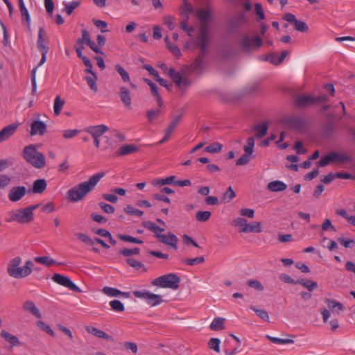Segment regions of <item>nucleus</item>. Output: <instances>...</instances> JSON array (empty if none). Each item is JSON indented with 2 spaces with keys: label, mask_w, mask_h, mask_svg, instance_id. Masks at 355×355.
Instances as JSON below:
<instances>
[{
  "label": "nucleus",
  "mask_w": 355,
  "mask_h": 355,
  "mask_svg": "<svg viewBox=\"0 0 355 355\" xmlns=\"http://www.w3.org/2000/svg\"><path fill=\"white\" fill-rule=\"evenodd\" d=\"M110 305L112 310L117 312H122L125 309L123 304L120 300H114L110 301Z\"/></svg>",
  "instance_id": "nucleus-52"
},
{
  "label": "nucleus",
  "mask_w": 355,
  "mask_h": 355,
  "mask_svg": "<svg viewBox=\"0 0 355 355\" xmlns=\"http://www.w3.org/2000/svg\"><path fill=\"white\" fill-rule=\"evenodd\" d=\"M19 7L21 14L22 20L26 21L27 28L28 31H31V17L23 0H19Z\"/></svg>",
  "instance_id": "nucleus-26"
},
{
  "label": "nucleus",
  "mask_w": 355,
  "mask_h": 355,
  "mask_svg": "<svg viewBox=\"0 0 355 355\" xmlns=\"http://www.w3.org/2000/svg\"><path fill=\"white\" fill-rule=\"evenodd\" d=\"M108 130V127L103 124L89 126L85 128V131L90 134L92 137H100Z\"/></svg>",
  "instance_id": "nucleus-17"
},
{
  "label": "nucleus",
  "mask_w": 355,
  "mask_h": 355,
  "mask_svg": "<svg viewBox=\"0 0 355 355\" xmlns=\"http://www.w3.org/2000/svg\"><path fill=\"white\" fill-rule=\"evenodd\" d=\"M330 153L332 162H338L339 163H343L349 162L352 161V157L347 155L338 153L336 152H331Z\"/></svg>",
  "instance_id": "nucleus-33"
},
{
  "label": "nucleus",
  "mask_w": 355,
  "mask_h": 355,
  "mask_svg": "<svg viewBox=\"0 0 355 355\" xmlns=\"http://www.w3.org/2000/svg\"><path fill=\"white\" fill-rule=\"evenodd\" d=\"M220 339L216 338H212L208 342V346L210 349L218 353L220 352Z\"/></svg>",
  "instance_id": "nucleus-57"
},
{
  "label": "nucleus",
  "mask_w": 355,
  "mask_h": 355,
  "mask_svg": "<svg viewBox=\"0 0 355 355\" xmlns=\"http://www.w3.org/2000/svg\"><path fill=\"white\" fill-rule=\"evenodd\" d=\"M46 125L44 122L41 121L35 120L31 125V132L30 134L31 136L39 135L42 136L46 132Z\"/></svg>",
  "instance_id": "nucleus-14"
},
{
  "label": "nucleus",
  "mask_w": 355,
  "mask_h": 355,
  "mask_svg": "<svg viewBox=\"0 0 355 355\" xmlns=\"http://www.w3.org/2000/svg\"><path fill=\"white\" fill-rule=\"evenodd\" d=\"M24 159L37 168H42L46 165L44 155L38 152L34 145H29L24 148L23 151Z\"/></svg>",
  "instance_id": "nucleus-3"
},
{
  "label": "nucleus",
  "mask_w": 355,
  "mask_h": 355,
  "mask_svg": "<svg viewBox=\"0 0 355 355\" xmlns=\"http://www.w3.org/2000/svg\"><path fill=\"white\" fill-rule=\"evenodd\" d=\"M204 58H203V55H198L196 58V60L193 62V64L195 70L202 71V69L204 68V62H203Z\"/></svg>",
  "instance_id": "nucleus-64"
},
{
  "label": "nucleus",
  "mask_w": 355,
  "mask_h": 355,
  "mask_svg": "<svg viewBox=\"0 0 355 355\" xmlns=\"http://www.w3.org/2000/svg\"><path fill=\"white\" fill-rule=\"evenodd\" d=\"M175 180H176V177L174 175H171V176L167 177L166 178L155 180V182L153 184H157V185H161V186L165 185V184L175 185Z\"/></svg>",
  "instance_id": "nucleus-41"
},
{
  "label": "nucleus",
  "mask_w": 355,
  "mask_h": 355,
  "mask_svg": "<svg viewBox=\"0 0 355 355\" xmlns=\"http://www.w3.org/2000/svg\"><path fill=\"white\" fill-rule=\"evenodd\" d=\"M85 329L89 334H91L95 336L96 337H98V338H100L102 339H105L107 340H110L112 342L114 341L113 337L108 335L105 331L100 330L94 327L87 326L85 327Z\"/></svg>",
  "instance_id": "nucleus-20"
},
{
  "label": "nucleus",
  "mask_w": 355,
  "mask_h": 355,
  "mask_svg": "<svg viewBox=\"0 0 355 355\" xmlns=\"http://www.w3.org/2000/svg\"><path fill=\"white\" fill-rule=\"evenodd\" d=\"M327 118L330 119V120L324 124L322 127V132L325 137H329L334 132L335 123L332 120H331V119L333 117L331 114H327Z\"/></svg>",
  "instance_id": "nucleus-25"
},
{
  "label": "nucleus",
  "mask_w": 355,
  "mask_h": 355,
  "mask_svg": "<svg viewBox=\"0 0 355 355\" xmlns=\"http://www.w3.org/2000/svg\"><path fill=\"white\" fill-rule=\"evenodd\" d=\"M199 35L198 37L196 45L205 46L209 42V31L207 24H202L200 27Z\"/></svg>",
  "instance_id": "nucleus-13"
},
{
  "label": "nucleus",
  "mask_w": 355,
  "mask_h": 355,
  "mask_svg": "<svg viewBox=\"0 0 355 355\" xmlns=\"http://www.w3.org/2000/svg\"><path fill=\"white\" fill-rule=\"evenodd\" d=\"M105 175L104 171L91 176L87 181L82 182L69 189L66 193V199L71 202H76L83 200L92 192L98 182Z\"/></svg>",
  "instance_id": "nucleus-1"
},
{
  "label": "nucleus",
  "mask_w": 355,
  "mask_h": 355,
  "mask_svg": "<svg viewBox=\"0 0 355 355\" xmlns=\"http://www.w3.org/2000/svg\"><path fill=\"white\" fill-rule=\"evenodd\" d=\"M263 44L262 39L257 35L251 39L248 35L243 36L240 41V46L245 52H250L252 49L261 47Z\"/></svg>",
  "instance_id": "nucleus-7"
},
{
  "label": "nucleus",
  "mask_w": 355,
  "mask_h": 355,
  "mask_svg": "<svg viewBox=\"0 0 355 355\" xmlns=\"http://www.w3.org/2000/svg\"><path fill=\"white\" fill-rule=\"evenodd\" d=\"M82 37H79L76 42L80 46H82V48H84V44H87L91 40L90 35L89 32L86 29H83L81 31Z\"/></svg>",
  "instance_id": "nucleus-43"
},
{
  "label": "nucleus",
  "mask_w": 355,
  "mask_h": 355,
  "mask_svg": "<svg viewBox=\"0 0 355 355\" xmlns=\"http://www.w3.org/2000/svg\"><path fill=\"white\" fill-rule=\"evenodd\" d=\"M115 70L117 73L121 76L122 80L125 82H130V77L129 73L125 71V69L120 64H117L114 66Z\"/></svg>",
  "instance_id": "nucleus-42"
},
{
  "label": "nucleus",
  "mask_w": 355,
  "mask_h": 355,
  "mask_svg": "<svg viewBox=\"0 0 355 355\" xmlns=\"http://www.w3.org/2000/svg\"><path fill=\"white\" fill-rule=\"evenodd\" d=\"M52 279L55 283L63 286H65L73 291L77 293L82 292L80 288L77 286L68 277L62 275L60 274L55 273L52 277Z\"/></svg>",
  "instance_id": "nucleus-10"
},
{
  "label": "nucleus",
  "mask_w": 355,
  "mask_h": 355,
  "mask_svg": "<svg viewBox=\"0 0 355 355\" xmlns=\"http://www.w3.org/2000/svg\"><path fill=\"white\" fill-rule=\"evenodd\" d=\"M80 4V1H73L71 3H67L64 4V8L62 9V12H66L68 15H71L73 10L78 8Z\"/></svg>",
  "instance_id": "nucleus-38"
},
{
  "label": "nucleus",
  "mask_w": 355,
  "mask_h": 355,
  "mask_svg": "<svg viewBox=\"0 0 355 355\" xmlns=\"http://www.w3.org/2000/svg\"><path fill=\"white\" fill-rule=\"evenodd\" d=\"M251 309H252L256 313L258 317H259L261 319H262L265 321L269 320V315L266 311H265L263 309H257L254 306H252Z\"/></svg>",
  "instance_id": "nucleus-59"
},
{
  "label": "nucleus",
  "mask_w": 355,
  "mask_h": 355,
  "mask_svg": "<svg viewBox=\"0 0 355 355\" xmlns=\"http://www.w3.org/2000/svg\"><path fill=\"white\" fill-rule=\"evenodd\" d=\"M183 116V112H182L179 115L176 116L173 120L171 121L168 127L166 128L168 132H171V133L174 131L176 126L180 123L182 117Z\"/></svg>",
  "instance_id": "nucleus-51"
},
{
  "label": "nucleus",
  "mask_w": 355,
  "mask_h": 355,
  "mask_svg": "<svg viewBox=\"0 0 355 355\" xmlns=\"http://www.w3.org/2000/svg\"><path fill=\"white\" fill-rule=\"evenodd\" d=\"M211 213L209 211H199L196 214V219L200 222H206L211 217Z\"/></svg>",
  "instance_id": "nucleus-44"
},
{
  "label": "nucleus",
  "mask_w": 355,
  "mask_h": 355,
  "mask_svg": "<svg viewBox=\"0 0 355 355\" xmlns=\"http://www.w3.org/2000/svg\"><path fill=\"white\" fill-rule=\"evenodd\" d=\"M168 76L173 82L180 88L182 89V77L180 72L176 71L174 69L171 68L168 71Z\"/></svg>",
  "instance_id": "nucleus-32"
},
{
  "label": "nucleus",
  "mask_w": 355,
  "mask_h": 355,
  "mask_svg": "<svg viewBox=\"0 0 355 355\" xmlns=\"http://www.w3.org/2000/svg\"><path fill=\"white\" fill-rule=\"evenodd\" d=\"M329 101L327 95L314 96L310 94H298L294 96L293 102L297 108L306 109Z\"/></svg>",
  "instance_id": "nucleus-2"
},
{
  "label": "nucleus",
  "mask_w": 355,
  "mask_h": 355,
  "mask_svg": "<svg viewBox=\"0 0 355 355\" xmlns=\"http://www.w3.org/2000/svg\"><path fill=\"white\" fill-rule=\"evenodd\" d=\"M124 212L128 215H135L137 216H141L144 214V211L137 209L134 208L131 205H127L124 209Z\"/></svg>",
  "instance_id": "nucleus-50"
},
{
  "label": "nucleus",
  "mask_w": 355,
  "mask_h": 355,
  "mask_svg": "<svg viewBox=\"0 0 355 355\" xmlns=\"http://www.w3.org/2000/svg\"><path fill=\"white\" fill-rule=\"evenodd\" d=\"M247 284L251 288H253L257 291H261L263 290L264 287L261 284L259 280L257 279H250L247 281Z\"/></svg>",
  "instance_id": "nucleus-63"
},
{
  "label": "nucleus",
  "mask_w": 355,
  "mask_h": 355,
  "mask_svg": "<svg viewBox=\"0 0 355 355\" xmlns=\"http://www.w3.org/2000/svg\"><path fill=\"white\" fill-rule=\"evenodd\" d=\"M266 338L270 340L273 343L285 345V344H291L294 343V340L292 339H285V338H279L276 337L271 336L270 335L266 336Z\"/></svg>",
  "instance_id": "nucleus-47"
},
{
  "label": "nucleus",
  "mask_w": 355,
  "mask_h": 355,
  "mask_svg": "<svg viewBox=\"0 0 355 355\" xmlns=\"http://www.w3.org/2000/svg\"><path fill=\"white\" fill-rule=\"evenodd\" d=\"M268 189L273 192L283 191L287 189V185L279 180L270 182L267 187Z\"/></svg>",
  "instance_id": "nucleus-27"
},
{
  "label": "nucleus",
  "mask_w": 355,
  "mask_h": 355,
  "mask_svg": "<svg viewBox=\"0 0 355 355\" xmlns=\"http://www.w3.org/2000/svg\"><path fill=\"white\" fill-rule=\"evenodd\" d=\"M118 238L123 241L130 242L133 243L142 244L144 243L142 240L130 235L118 234Z\"/></svg>",
  "instance_id": "nucleus-48"
},
{
  "label": "nucleus",
  "mask_w": 355,
  "mask_h": 355,
  "mask_svg": "<svg viewBox=\"0 0 355 355\" xmlns=\"http://www.w3.org/2000/svg\"><path fill=\"white\" fill-rule=\"evenodd\" d=\"M155 237L158 241L163 243L166 245L171 246L174 250L178 249V238L173 233L168 232V235H164L159 233V234L155 235Z\"/></svg>",
  "instance_id": "nucleus-11"
},
{
  "label": "nucleus",
  "mask_w": 355,
  "mask_h": 355,
  "mask_svg": "<svg viewBox=\"0 0 355 355\" xmlns=\"http://www.w3.org/2000/svg\"><path fill=\"white\" fill-rule=\"evenodd\" d=\"M103 293L108 296L116 297L121 293V291L109 286H105L103 290Z\"/></svg>",
  "instance_id": "nucleus-54"
},
{
  "label": "nucleus",
  "mask_w": 355,
  "mask_h": 355,
  "mask_svg": "<svg viewBox=\"0 0 355 355\" xmlns=\"http://www.w3.org/2000/svg\"><path fill=\"white\" fill-rule=\"evenodd\" d=\"M142 225L145 228H146V229L150 230L151 232H153V233H155V235L159 234V232L164 231V228L160 227L159 226L157 225L155 223H154L151 221H149V220L144 221L142 223Z\"/></svg>",
  "instance_id": "nucleus-35"
},
{
  "label": "nucleus",
  "mask_w": 355,
  "mask_h": 355,
  "mask_svg": "<svg viewBox=\"0 0 355 355\" xmlns=\"http://www.w3.org/2000/svg\"><path fill=\"white\" fill-rule=\"evenodd\" d=\"M118 94L123 105L128 109L131 108L132 99L130 96V92L126 87H121L119 89Z\"/></svg>",
  "instance_id": "nucleus-19"
},
{
  "label": "nucleus",
  "mask_w": 355,
  "mask_h": 355,
  "mask_svg": "<svg viewBox=\"0 0 355 355\" xmlns=\"http://www.w3.org/2000/svg\"><path fill=\"white\" fill-rule=\"evenodd\" d=\"M180 10L181 16L186 20L189 19V15L193 11L192 6L188 0H183V6L180 7Z\"/></svg>",
  "instance_id": "nucleus-30"
},
{
  "label": "nucleus",
  "mask_w": 355,
  "mask_h": 355,
  "mask_svg": "<svg viewBox=\"0 0 355 355\" xmlns=\"http://www.w3.org/2000/svg\"><path fill=\"white\" fill-rule=\"evenodd\" d=\"M36 324H37V326L40 329H41L42 330H43L45 332H46L50 336H55V332L51 329V328L48 324L44 323L43 321L38 320V321H37Z\"/></svg>",
  "instance_id": "nucleus-56"
},
{
  "label": "nucleus",
  "mask_w": 355,
  "mask_h": 355,
  "mask_svg": "<svg viewBox=\"0 0 355 355\" xmlns=\"http://www.w3.org/2000/svg\"><path fill=\"white\" fill-rule=\"evenodd\" d=\"M252 129L256 132V137L261 139L267 135L268 123L266 121L263 122L262 123L255 125Z\"/></svg>",
  "instance_id": "nucleus-24"
},
{
  "label": "nucleus",
  "mask_w": 355,
  "mask_h": 355,
  "mask_svg": "<svg viewBox=\"0 0 355 355\" xmlns=\"http://www.w3.org/2000/svg\"><path fill=\"white\" fill-rule=\"evenodd\" d=\"M97 75L96 73H94V76H86L85 80L87 81V85L89 86L90 89L94 92H96L98 89V87L96 85V80H97Z\"/></svg>",
  "instance_id": "nucleus-49"
},
{
  "label": "nucleus",
  "mask_w": 355,
  "mask_h": 355,
  "mask_svg": "<svg viewBox=\"0 0 355 355\" xmlns=\"http://www.w3.org/2000/svg\"><path fill=\"white\" fill-rule=\"evenodd\" d=\"M28 193L24 186H18L12 187L8 193V199L12 202L20 200Z\"/></svg>",
  "instance_id": "nucleus-12"
},
{
  "label": "nucleus",
  "mask_w": 355,
  "mask_h": 355,
  "mask_svg": "<svg viewBox=\"0 0 355 355\" xmlns=\"http://www.w3.org/2000/svg\"><path fill=\"white\" fill-rule=\"evenodd\" d=\"M161 113L160 109L150 110L146 112V116L149 122L154 121Z\"/></svg>",
  "instance_id": "nucleus-60"
},
{
  "label": "nucleus",
  "mask_w": 355,
  "mask_h": 355,
  "mask_svg": "<svg viewBox=\"0 0 355 355\" xmlns=\"http://www.w3.org/2000/svg\"><path fill=\"white\" fill-rule=\"evenodd\" d=\"M167 48L170 50V51L175 56H180L181 55V52L180 49L177 46L173 44L169 41L168 36H166L164 39Z\"/></svg>",
  "instance_id": "nucleus-45"
},
{
  "label": "nucleus",
  "mask_w": 355,
  "mask_h": 355,
  "mask_svg": "<svg viewBox=\"0 0 355 355\" xmlns=\"http://www.w3.org/2000/svg\"><path fill=\"white\" fill-rule=\"evenodd\" d=\"M255 12L257 15V21H260L261 20H263L265 19L266 16L263 12V10L262 8V6L259 3H255Z\"/></svg>",
  "instance_id": "nucleus-62"
},
{
  "label": "nucleus",
  "mask_w": 355,
  "mask_h": 355,
  "mask_svg": "<svg viewBox=\"0 0 355 355\" xmlns=\"http://www.w3.org/2000/svg\"><path fill=\"white\" fill-rule=\"evenodd\" d=\"M296 282H297V284H300L304 288L308 289V291L309 292H312L313 290L318 288V283L316 282H314V281H312L310 279H307L302 278L300 279L296 280Z\"/></svg>",
  "instance_id": "nucleus-31"
},
{
  "label": "nucleus",
  "mask_w": 355,
  "mask_h": 355,
  "mask_svg": "<svg viewBox=\"0 0 355 355\" xmlns=\"http://www.w3.org/2000/svg\"><path fill=\"white\" fill-rule=\"evenodd\" d=\"M47 183L45 179H38L33 182V188L28 190V193H42L46 189Z\"/></svg>",
  "instance_id": "nucleus-18"
},
{
  "label": "nucleus",
  "mask_w": 355,
  "mask_h": 355,
  "mask_svg": "<svg viewBox=\"0 0 355 355\" xmlns=\"http://www.w3.org/2000/svg\"><path fill=\"white\" fill-rule=\"evenodd\" d=\"M1 336L4 338L6 342L10 344L11 348L21 345V343L17 336L8 333L6 330L1 331Z\"/></svg>",
  "instance_id": "nucleus-23"
},
{
  "label": "nucleus",
  "mask_w": 355,
  "mask_h": 355,
  "mask_svg": "<svg viewBox=\"0 0 355 355\" xmlns=\"http://www.w3.org/2000/svg\"><path fill=\"white\" fill-rule=\"evenodd\" d=\"M196 16L198 19L203 22V24H207L206 23L209 21L211 17V12L208 10H205L203 8L198 9L196 12Z\"/></svg>",
  "instance_id": "nucleus-34"
},
{
  "label": "nucleus",
  "mask_w": 355,
  "mask_h": 355,
  "mask_svg": "<svg viewBox=\"0 0 355 355\" xmlns=\"http://www.w3.org/2000/svg\"><path fill=\"white\" fill-rule=\"evenodd\" d=\"M23 308L29 311L32 315L35 316L37 318H40L42 315L39 311L38 309L36 307L35 304L31 300L26 301L23 304Z\"/></svg>",
  "instance_id": "nucleus-28"
},
{
  "label": "nucleus",
  "mask_w": 355,
  "mask_h": 355,
  "mask_svg": "<svg viewBox=\"0 0 355 355\" xmlns=\"http://www.w3.org/2000/svg\"><path fill=\"white\" fill-rule=\"evenodd\" d=\"M139 150V148L135 144H124L121 146L116 151L117 155L125 156Z\"/></svg>",
  "instance_id": "nucleus-22"
},
{
  "label": "nucleus",
  "mask_w": 355,
  "mask_h": 355,
  "mask_svg": "<svg viewBox=\"0 0 355 355\" xmlns=\"http://www.w3.org/2000/svg\"><path fill=\"white\" fill-rule=\"evenodd\" d=\"M225 319L223 318H216L210 324V329L214 331H219L225 329Z\"/></svg>",
  "instance_id": "nucleus-36"
},
{
  "label": "nucleus",
  "mask_w": 355,
  "mask_h": 355,
  "mask_svg": "<svg viewBox=\"0 0 355 355\" xmlns=\"http://www.w3.org/2000/svg\"><path fill=\"white\" fill-rule=\"evenodd\" d=\"M140 249L139 248H134L132 249L124 248L119 251L118 254L124 257H130L132 255L139 254Z\"/></svg>",
  "instance_id": "nucleus-46"
},
{
  "label": "nucleus",
  "mask_w": 355,
  "mask_h": 355,
  "mask_svg": "<svg viewBox=\"0 0 355 355\" xmlns=\"http://www.w3.org/2000/svg\"><path fill=\"white\" fill-rule=\"evenodd\" d=\"M37 263L44 265L46 267H50L56 263V261L49 256L37 257L34 259Z\"/></svg>",
  "instance_id": "nucleus-37"
},
{
  "label": "nucleus",
  "mask_w": 355,
  "mask_h": 355,
  "mask_svg": "<svg viewBox=\"0 0 355 355\" xmlns=\"http://www.w3.org/2000/svg\"><path fill=\"white\" fill-rule=\"evenodd\" d=\"M46 35V31L43 27H40L38 31V37L37 41V47L40 51H49V48L47 46L48 42H46L44 36Z\"/></svg>",
  "instance_id": "nucleus-21"
},
{
  "label": "nucleus",
  "mask_w": 355,
  "mask_h": 355,
  "mask_svg": "<svg viewBox=\"0 0 355 355\" xmlns=\"http://www.w3.org/2000/svg\"><path fill=\"white\" fill-rule=\"evenodd\" d=\"M261 224L260 222H253L252 223H247L245 227L240 230L241 232H261Z\"/></svg>",
  "instance_id": "nucleus-29"
},
{
  "label": "nucleus",
  "mask_w": 355,
  "mask_h": 355,
  "mask_svg": "<svg viewBox=\"0 0 355 355\" xmlns=\"http://www.w3.org/2000/svg\"><path fill=\"white\" fill-rule=\"evenodd\" d=\"M64 101L61 99L60 96H57L54 100L53 110L55 116H58L64 105Z\"/></svg>",
  "instance_id": "nucleus-40"
},
{
  "label": "nucleus",
  "mask_w": 355,
  "mask_h": 355,
  "mask_svg": "<svg viewBox=\"0 0 355 355\" xmlns=\"http://www.w3.org/2000/svg\"><path fill=\"white\" fill-rule=\"evenodd\" d=\"M180 277L175 273H169L160 276L153 280L152 284L161 288L177 290L179 288Z\"/></svg>",
  "instance_id": "nucleus-4"
},
{
  "label": "nucleus",
  "mask_w": 355,
  "mask_h": 355,
  "mask_svg": "<svg viewBox=\"0 0 355 355\" xmlns=\"http://www.w3.org/2000/svg\"><path fill=\"white\" fill-rule=\"evenodd\" d=\"M235 196H236V193H235L234 191L233 190L232 187L230 186L227 189L226 191L224 193L223 196V200L226 202H229Z\"/></svg>",
  "instance_id": "nucleus-55"
},
{
  "label": "nucleus",
  "mask_w": 355,
  "mask_h": 355,
  "mask_svg": "<svg viewBox=\"0 0 355 355\" xmlns=\"http://www.w3.org/2000/svg\"><path fill=\"white\" fill-rule=\"evenodd\" d=\"M248 22V19L245 12H236L230 18L227 24V29L230 33H237L241 27Z\"/></svg>",
  "instance_id": "nucleus-6"
},
{
  "label": "nucleus",
  "mask_w": 355,
  "mask_h": 355,
  "mask_svg": "<svg viewBox=\"0 0 355 355\" xmlns=\"http://www.w3.org/2000/svg\"><path fill=\"white\" fill-rule=\"evenodd\" d=\"M11 220H15L20 224L28 223L34 220V214L31 212L27 207L19 209L13 214Z\"/></svg>",
  "instance_id": "nucleus-9"
},
{
  "label": "nucleus",
  "mask_w": 355,
  "mask_h": 355,
  "mask_svg": "<svg viewBox=\"0 0 355 355\" xmlns=\"http://www.w3.org/2000/svg\"><path fill=\"white\" fill-rule=\"evenodd\" d=\"M294 28L296 31L305 33L307 32L309 30V27L307 24L302 21L296 20L295 23L294 24Z\"/></svg>",
  "instance_id": "nucleus-61"
},
{
  "label": "nucleus",
  "mask_w": 355,
  "mask_h": 355,
  "mask_svg": "<svg viewBox=\"0 0 355 355\" xmlns=\"http://www.w3.org/2000/svg\"><path fill=\"white\" fill-rule=\"evenodd\" d=\"M21 263V259L19 257H15L8 263L7 272L10 277L17 279L25 277L24 268L20 266Z\"/></svg>",
  "instance_id": "nucleus-8"
},
{
  "label": "nucleus",
  "mask_w": 355,
  "mask_h": 355,
  "mask_svg": "<svg viewBox=\"0 0 355 355\" xmlns=\"http://www.w3.org/2000/svg\"><path fill=\"white\" fill-rule=\"evenodd\" d=\"M223 146L219 143H214L207 146L204 150L210 153H217L221 151Z\"/></svg>",
  "instance_id": "nucleus-53"
},
{
  "label": "nucleus",
  "mask_w": 355,
  "mask_h": 355,
  "mask_svg": "<svg viewBox=\"0 0 355 355\" xmlns=\"http://www.w3.org/2000/svg\"><path fill=\"white\" fill-rule=\"evenodd\" d=\"M17 128L18 125L15 123H12L4 127L0 131V143L8 139L12 135H13Z\"/></svg>",
  "instance_id": "nucleus-16"
},
{
  "label": "nucleus",
  "mask_w": 355,
  "mask_h": 355,
  "mask_svg": "<svg viewBox=\"0 0 355 355\" xmlns=\"http://www.w3.org/2000/svg\"><path fill=\"white\" fill-rule=\"evenodd\" d=\"M49 51H41L42 53V58L41 60L37 67L33 68V69L31 71V83H32V94L35 95L36 94L37 91V82H36V71L38 68V67L42 65L46 60V54Z\"/></svg>",
  "instance_id": "nucleus-15"
},
{
  "label": "nucleus",
  "mask_w": 355,
  "mask_h": 355,
  "mask_svg": "<svg viewBox=\"0 0 355 355\" xmlns=\"http://www.w3.org/2000/svg\"><path fill=\"white\" fill-rule=\"evenodd\" d=\"M282 123L288 129L303 132L306 128V121L301 116L290 115L282 119Z\"/></svg>",
  "instance_id": "nucleus-5"
},
{
  "label": "nucleus",
  "mask_w": 355,
  "mask_h": 355,
  "mask_svg": "<svg viewBox=\"0 0 355 355\" xmlns=\"http://www.w3.org/2000/svg\"><path fill=\"white\" fill-rule=\"evenodd\" d=\"M149 295L150 296L148 297L146 302L152 306H157L163 302L161 295L152 293H150Z\"/></svg>",
  "instance_id": "nucleus-39"
},
{
  "label": "nucleus",
  "mask_w": 355,
  "mask_h": 355,
  "mask_svg": "<svg viewBox=\"0 0 355 355\" xmlns=\"http://www.w3.org/2000/svg\"><path fill=\"white\" fill-rule=\"evenodd\" d=\"M254 146V139L251 137L247 139L246 145L244 146V151L247 154L252 155Z\"/></svg>",
  "instance_id": "nucleus-58"
}]
</instances>
